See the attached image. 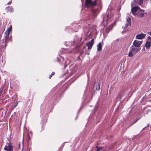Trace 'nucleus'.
<instances>
[{
    "mask_svg": "<svg viewBox=\"0 0 151 151\" xmlns=\"http://www.w3.org/2000/svg\"><path fill=\"white\" fill-rule=\"evenodd\" d=\"M96 3L95 0L93 1L92 0H86V5L87 7L94 6L96 5Z\"/></svg>",
    "mask_w": 151,
    "mask_h": 151,
    "instance_id": "f257e3e1",
    "label": "nucleus"
},
{
    "mask_svg": "<svg viewBox=\"0 0 151 151\" xmlns=\"http://www.w3.org/2000/svg\"><path fill=\"white\" fill-rule=\"evenodd\" d=\"M141 10V9L137 6H134L132 7L131 9L132 13L135 16L137 15L138 12Z\"/></svg>",
    "mask_w": 151,
    "mask_h": 151,
    "instance_id": "f03ea898",
    "label": "nucleus"
},
{
    "mask_svg": "<svg viewBox=\"0 0 151 151\" xmlns=\"http://www.w3.org/2000/svg\"><path fill=\"white\" fill-rule=\"evenodd\" d=\"M142 43V40H135L133 42V45L136 47L139 48Z\"/></svg>",
    "mask_w": 151,
    "mask_h": 151,
    "instance_id": "7ed1b4c3",
    "label": "nucleus"
},
{
    "mask_svg": "<svg viewBox=\"0 0 151 151\" xmlns=\"http://www.w3.org/2000/svg\"><path fill=\"white\" fill-rule=\"evenodd\" d=\"M4 150L7 151H12V146L11 144H7L5 145Z\"/></svg>",
    "mask_w": 151,
    "mask_h": 151,
    "instance_id": "20e7f679",
    "label": "nucleus"
},
{
    "mask_svg": "<svg viewBox=\"0 0 151 151\" xmlns=\"http://www.w3.org/2000/svg\"><path fill=\"white\" fill-rule=\"evenodd\" d=\"M131 48V50L133 52L134 55L137 53L140 50V48L133 46H132Z\"/></svg>",
    "mask_w": 151,
    "mask_h": 151,
    "instance_id": "39448f33",
    "label": "nucleus"
},
{
    "mask_svg": "<svg viewBox=\"0 0 151 151\" xmlns=\"http://www.w3.org/2000/svg\"><path fill=\"white\" fill-rule=\"evenodd\" d=\"M146 35L145 34L141 33L137 34L136 36V39L142 40L144 39Z\"/></svg>",
    "mask_w": 151,
    "mask_h": 151,
    "instance_id": "423d86ee",
    "label": "nucleus"
},
{
    "mask_svg": "<svg viewBox=\"0 0 151 151\" xmlns=\"http://www.w3.org/2000/svg\"><path fill=\"white\" fill-rule=\"evenodd\" d=\"M93 39H92L91 41L86 43V45L88 47V49H90L92 47L93 44Z\"/></svg>",
    "mask_w": 151,
    "mask_h": 151,
    "instance_id": "0eeeda50",
    "label": "nucleus"
},
{
    "mask_svg": "<svg viewBox=\"0 0 151 151\" xmlns=\"http://www.w3.org/2000/svg\"><path fill=\"white\" fill-rule=\"evenodd\" d=\"M115 22L114 23L110 25L106 29V33H108L109 31L112 29L113 26L115 25Z\"/></svg>",
    "mask_w": 151,
    "mask_h": 151,
    "instance_id": "6e6552de",
    "label": "nucleus"
},
{
    "mask_svg": "<svg viewBox=\"0 0 151 151\" xmlns=\"http://www.w3.org/2000/svg\"><path fill=\"white\" fill-rule=\"evenodd\" d=\"M142 11H143L141 9V10L140 12H138L137 15L138 16H139L141 17H143L144 15V14L142 12ZM143 11H144V10Z\"/></svg>",
    "mask_w": 151,
    "mask_h": 151,
    "instance_id": "1a4fd4ad",
    "label": "nucleus"
},
{
    "mask_svg": "<svg viewBox=\"0 0 151 151\" xmlns=\"http://www.w3.org/2000/svg\"><path fill=\"white\" fill-rule=\"evenodd\" d=\"M102 50L101 43L100 42L97 45V50L98 51H100Z\"/></svg>",
    "mask_w": 151,
    "mask_h": 151,
    "instance_id": "9d476101",
    "label": "nucleus"
},
{
    "mask_svg": "<svg viewBox=\"0 0 151 151\" xmlns=\"http://www.w3.org/2000/svg\"><path fill=\"white\" fill-rule=\"evenodd\" d=\"M151 45V43L150 42H147L145 45V46L147 49L149 48Z\"/></svg>",
    "mask_w": 151,
    "mask_h": 151,
    "instance_id": "9b49d317",
    "label": "nucleus"
},
{
    "mask_svg": "<svg viewBox=\"0 0 151 151\" xmlns=\"http://www.w3.org/2000/svg\"><path fill=\"white\" fill-rule=\"evenodd\" d=\"M134 55L133 54V52H132V51L130 50V51L129 52L128 56L130 57H132Z\"/></svg>",
    "mask_w": 151,
    "mask_h": 151,
    "instance_id": "f8f14e48",
    "label": "nucleus"
},
{
    "mask_svg": "<svg viewBox=\"0 0 151 151\" xmlns=\"http://www.w3.org/2000/svg\"><path fill=\"white\" fill-rule=\"evenodd\" d=\"M136 4H141L143 0H136Z\"/></svg>",
    "mask_w": 151,
    "mask_h": 151,
    "instance_id": "ddd939ff",
    "label": "nucleus"
},
{
    "mask_svg": "<svg viewBox=\"0 0 151 151\" xmlns=\"http://www.w3.org/2000/svg\"><path fill=\"white\" fill-rule=\"evenodd\" d=\"M131 26V22H127V23L126 24V27H127L128 26Z\"/></svg>",
    "mask_w": 151,
    "mask_h": 151,
    "instance_id": "4468645a",
    "label": "nucleus"
},
{
    "mask_svg": "<svg viewBox=\"0 0 151 151\" xmlns=\"http://www.w3.org/2000/svg\"><path fill=\"white\" fill-rule=\"evenodd\" d=\"M100 85L99 83H97L96 85V89L97 90H99L100 89Z\"/></svg>",
    "mask_w": 151,
    "mask_h": 151,
    "instance_id": "2eb2a0df",
    "label": "nucleus"
},
{
    "mask_svg": "<svg viewBox=\"0 0 151 151\" xmlns=\"http://www.w3.org/2000/svg\"><path fill=\"white\" fill-rule=\"evenodd\" d=\"M96 148L97 149H96V151H100V150L102 148V147H98L97 146L96 147Z\"/></svg>",
    "mask_w": 151,
    "mask_h": 151,
    "instance_id": "dca6fc26",
    "label": "nucleus"
},
{
    "mask_svg": "<svg viewBox=\"0 0 151 151\" xmlns=\"http://www.w3.org/2000/svg\"><path fill=\"white\" fill-rule=\"evenodd\" d=\"M12 25H10L9 27V28L8 30V33H9L11 31L12 29Z\"/></svg>",
    "mask_w": 151,
    "mask_h": 151,
    "instance_id": "f3484780",
    "label": "nucleus"
},
{
    "mask_svg": "<svg viewBox=\"0 0 151 151\" xmlns=\"http://www.w3.org/2000/svg\"><path fill=\"white\" fill-rule=\"evenodd\" d=\"M131 19L129 17H127V22H130Z\"/></svg>",
    "mask_w": 151,
    "mask_h": 151,
    "instance_id": "a211bd4d",
    "label": "nucleus"
},
{
    "mask_svg": "<svg viewBox=\"0 0 151 151\" xmlns=\"http://www.w3.org/2000/svg\"><path fill=\"white\" fill-rule=\"evenodd\" d=\"M147 39V42H150L151 43V37H148Z\"/></svg>",
    "mask_w": 151,
    "mask_h": 151,
    "instance_id": "6ab92c4d",
    "label": "nucleus"
},
{
    "mask_svg": "<svg viewBox=\"0 0 151 151\" xmlns=\"http://www.w3.org/2000/svg\"><path fill=\"white\" fill-rule=\"evenodd\" d=\"M54 74H55V73L53 72H52V73L51 75H50V77H52V75H54Z\"/></svg>",
    "mask_w": 151,
    "mask_h": 151,
    "instance_id": "aec40b11",
    "label": "nucleus"
},
{
    "mask_svg": "<svg viewBox=\"0 0 151 151\" xmlns=\"http://www.w3.org/2000/svg\"><path fill=\"white\" fill-rule=\"evenodd\" d=\"M119 99H120L122 98V96L119 95Z\"/></svg>",
    "mask_w": 151,
    "mask_h": 151,
    "instance_id": "412c9836",
    "label": "nucleus"
},
{
    "mask_svg": "<svg viewBox=\"0 0 151 151\" xmlns=\"http://www.w3.org/2000/svg\"><path fill=\"white\" fill-rule=\"evenodd\" d=\"M22 145H23V147L24 146V142L23 143ZM23 147H22V151H23Z\"/></svg>",
    "mask_w": 151,
    "mask_h": 151,
    "instance_id": "4be33fe9",
    "label": "nucleus"
},
{
    "mask_svg": "<svg viewBox=\"0 0 151 151\" xmlns=\"http://www.w3.org/2000/svg\"><path fill=\"white\" fill-rule=\"evenodd\" d=\"M134 1H133L132 2V6H133V4H134Z\"/></svg>",
    "mask_w": 151,
    "mask_h": 151,
    "instance_id": "5701e85b",
    "label": "nucleus"
},
{
    "mask_svg": "<svg viewBox=\"0 0 151 151\" xmlns=\"http://www.w3.org/2000/svg\"><path fill=\"white\" fill-rule=\"evenodd\" d=\"M138 119H137V120L135 121L134 122V123H135L136 122H137L138 121Z\"/></svg>",
    "mask_w": 151,
    "mask_h": 151,
    "instance_id": "b1692460",
    "label": "nucleus"
},
{
    "mask_svg": "<svg viewBox=\"0 0 151 151\" xmlns=\"http://www.w3.org/2000/svg\"><path fill=\"white\" fill-rule=\"evenodd\" d=\"M150 35H151V32H150Z\"/></svg>",
    "mask_w": 151,
    "mask_h": 151,
    "instance_id": "393cba45",
    "label": "nucleus"
},
{
    "mask_svg": "<svg viewBox=\"0 0 151 151\" xmlns=\"http://www.w3.org/2000/svg\"><path fill=\"white\" fill-rule=\"evenodd\" d=\"M17 104H16V106H15V107L16 106V105H17Z\"/></svg>",
    "mask_w": 151,
    "mask_h": 151,
    "instance_id": "a878e982",
    "label": "nucleus"
}]
</instances>
